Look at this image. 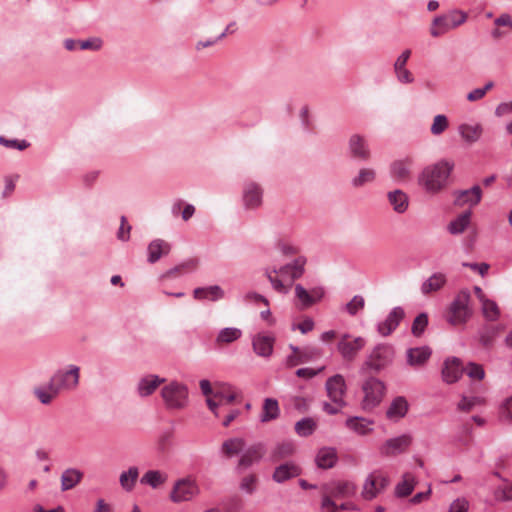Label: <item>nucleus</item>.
<instances>
[{"label":"nucleus","instance_id":"ea45409f","mask_svg":"<svg viewBox=\"0 0 512 512\" xmlns=\"http://www.w3.org/2000/svg\"><path fill=\"white\" fill-rule=\"evenodd\" d=\"M138 477H139L138 468L135 466L130 467L127 471H124L120 474L119 482H120L121 487L125 491H128V492L132 491L137 482Z\"/></svg>","mask_w":512,"mask_h":512},{"label":"nucleus","instance_id":"7ed1b4c3","mask_svg":"<svg viewBox=\"0 0 512 512\" xmlns=\"http://www.w3.org/2000/svg\"><path fill=\"white\" fill-rule=\"evenodd\" d=\"M453 164L440 161L427 166L419 177V184L431 194H436L445 188Z\"/></svg>","mask_w":512,"mask_h":512},{"label":"nucleus","instance_id":"f257e3e1","mask_svg":"<svg viewBox=\"0 0 512 512\" xmlns=\"http://www.w3.org/2000/svg\"><path fill=\"white\" fill-rule=\"evenodd\" d=\"M306 262L304 256L298 255L292 262L279 269H266V276L277 292L287 293L292 283L304 274Z\"/></svg>","mask_w":512,"mask_h":512},{"label":"nucleus","instance_id":"774afa93","mask_svg":"<svg viewBox=\"0 0 512 512\" xmlns=\"http://www.w3.org/2000/svg\"><path fill=\"white\" fill-rule=\"evenodd\" d=\"M501 417L505 420L512 421V396L503 404L501 408Z\"/></svg>","mask_w":512,"mask_h":512},{"label":"nucleus","instance_id":"603ef678","mask_svg":"<svg viewBox=\"0 0 512 512\" xmlns=\"http://www.w3.org/2000/svg\"><path fill=\"white\" fill-rule=\"evenodd\" d=\"M375 177L376 173L373 169H361L358 176L353 179V185L355 187H361L367 183L373 182L375 180Z\"/></svg>","mask_w":512,"mask_h":512},{"label":"nucleus","instance_id":"37998d69","mask_svg":"<svg viewBox=\"0 0 512 512\" xmlns=\"http://www.w3.org/2000/svg\"><path fill=\"white\" fill-rule=\"evenodd\" d=\"M167 480V475L158 471L150 470L147 471L141 478V483L151 486L152 488H158L163 485Z\"/></svg>","mask_w":512,"mask_h":512},{"label":"nucleus","instance_id":"680f3d73","mask_svg":"<svg viewBox=\"0 0 512 512\" xmlns=\"http://www.w3.org/2000/svg\"><path fill=\"white\" fill-rule=\"evenodd\" d=\"M394 71L399 82L409 84L414 81L413 74L406 67L396 68Z\"/></svg>","mask_w":512,"mask_h":512},{"label":"nucleus","instance_id":"e2e57ef3","mask_svg":"<svg viewBox=\"0 0 512 512\" xmlns=\"http://www.w3.org/2000/svg\"><path fill=\"white\" fill-rule=\"evenodd\" d=\"M102 46V41L98 38L79 41V49L81 50H99Z\"/></svg>","mask_w":512,"mask_h":512},{"label":"nucleus","instance_id":"423d86ee","mask_svg":"<svg viewBox=\"0 0 512 512\" xmlns=\"http://www.w3.org/2000/svg\"><path fill=\"white\" fill-rule=\"evenodd\" d=\"M240 394L236 388L228 383H216V391L212 397L208 398L207 406L209 410L219 417V408L240 402Z\"/></svg>","mask_w":512,"mask_h":512},{"label":"nucleus","instance_id":"aec40b11","mask_svg":"<svg viewBox=\"0 0 512 512\" xmlns=\"http://www.w3.org/2000/svg\"><path fill=\"white\" fill-rule=\"evenodd\" d=\"M301 469L294 462H285L277 466L273 473V480L277 483H283L291 478L300 475Z\"/></svg>","mask_w":512,"mask_h":512},{"label":"nucleus","instance_id":"de8ad7c7","mask_svg":"<svg viewBox=\"0 0 512 512\" xmlns=\"http://www.w3.org/2000/svg\"><path fill=\"white\" fill-rule=\"evenodd\" d=\"M241 330L237 328L222 329L216 339L218 345H225L236 341L241 336Z\"/></svg>","mask_w":512,"mask_h":512},{"label":"nucleus","instance_id":"c85d7f7f","mask_svg":"<svg viewBox=\"0 0 512 512\" xmlns=\"http://www.w3.org/2000/svg\"><path fill=\"white\" fill-rule=\"evenodd\" d=\"M164 382V379L156 375H148L142 378L138 383V394L141 397H146L154 393V391Z\"/></svg>","mask_w":512,"mask_h":512},{"label":"nucleus","instance_id":"49530a36","mask_svg":"<svg viewBox=\"0 0 512 512\" xmlns=\"http://www.w3.org/2000/svg\"><path fill=\"white\" fill-rule=\"evenodd\" d=\"M58 393L59 390L53 385L51 381H49L46 387L38 388L35 390L37 398L43 404H49Z\"/></svg>","mask_w":512,"mask_h":512},{"label":"nucleus","instance_id":"58836bf2","mask_svg":"<svg viewBox=\"0 0 512 512\" xmlns=\"http://www.w3.org/2000/svg\"><path fill=\"white\" fill-rule=\"evenodd\" d=\"M482 131H483V129L480 124H475V125L462 124L459 126V133H460L462 139L470 144L478 141V139L482 135Z\"/></svg>","mask_w":512,"mask_h":512},{"label":"nucleus","instance_id":"72a5a7b5","mask_svg":"<svg viewBox=\"0 0 512 512\" xmlns=\"http://www.w3.org/2000/svg\"><path fill=\"white\" fill-rule=\"evenodd\" d=\"M412 162L409 159L395 161L391 165V175L397 181H406L410 177Z\"/></svg>","mask_w":512,"mask_h":512},{"label":"nucleus","instance_id":"4468645a","mask_svg":"<svg viewBox=\"0 0 512 512\" xmlns=\"http://www.w3.org/2000/svg\"><path fill=\"white\" fill-rule=\"evenodd\" d=\"M366 341L362 337H353L350 334H343L337 345V349L345 361H353L358 352L365 346Z\"/></svg>","mask_w":512,"mask_h":512},{"label":"nucleus","instance_id":"6ab92c4d","mask_svg":"<svg viewBox=\"0 0 512 512\" xmlns=\"http://www.w3.org/2000/svg\"><path fill=\"white\" fill-rule=\"evenodd\" d=\"M481 196V188L479 186H474L471 189L456 192L454 203L459 207H463L465 205L475 206L480 202Z\"/></svg>","mask_w":512,"mask_h":512},{"label":"nucleus","instance_id":"69168bd1","mask_svg":"<svg viewBox=\"0 0 512 512\" xmlns=\"http://www.w3.org/2000/svg\"><path fill=\"white\" fill-rule=\"evenodd\" d=\"M131 226L127 223V219L125 216L121 217V225L119 231L117 233L118 239L122 241H127L129 239Z\"/></svg>","mask_w":512,"mask_h":512},{"label":"nucleus","instance_id":"a18cd8bd","mask_svg":"<svg viewBox=\"0 0 512 512\" xmlns=\"http://www.w3.org/2000/svg\"><path fill=\"white\" fill-rule=\"evenodd\" d=\"M245 446V441L242 438H231L223 442L221 450L227 457H232L238 454Z\"/></svg>","mask_w":512,"mask_h":512},{"label":"nucleus","instance_id":"052dcab7","mask_svg":"<svg viewBox=\"0 0 512 512\" xmlns=\"http://www.w3.org/2000/svg\"><path fill=\"white\" fill-rule=\"evenodd\" d=\"M0 144L12 149L25 150L29 144L25 141L8 140L4 136H0Z\"/></svg>","mask_w":512,"mask_h":512},{"label":"nucleus","instance_id":"dca6fc26","mask_svg":"<svg viewBox=\"0 0 512 512\" xmlns=\"http://www.w3.org/2000/svg\"><path fill=\"white\" fill-rule=\"evenodd\" d=\"M326 391L329 399L334 403H342L346 393V384L344 377L340 374L330 377L326 381Z\"/></svg>","mask_w":512,"mask_h":512},{"label":"nucleus","instance_id":"2f4dec72","mask_svg":"<svg viewBox=\"0 0 512 512\" xmlns=\"http://www.w3.org/2000/svg\"><path fill=\"white\" fill-rule=\"evenodd\" d=\"M295 452V445L291 441H283L275 445L270 454L272 462H279L292 456Z\"/></svg>","mask_w":512,"mask_h":512},{"label":"nucleus","instance_id":"c03bdc74","mask_svg":"<svg viewBox=\"0 0 512 512\" xmlns=\"http://www.w3.org/2000/svg\"><path fill=\"white\" fill-rule=\"evenodd\" d=\"M278 415H279L278 402L271 398L265 399L263 408H262L261 421L269 422L271 420L276 419L278 417Z\"/></svg>","mask_w":512,"mask_h":512},{"label":"nucleus","instance_id":"1a4fd4ad","mask_svg":"<svg viewBox=\"0 0 512 512\" xmlns=\"http://www.w3.org/2000/svg\"><path fill=\"white\" fill-rule=\"evenodd\" d=\"M362 390L364 393L362 401L364 410H371L379 405L385 394L383 382L376 378L367 379L362 386Z\"/></svg>","mask_w":512,"mask_h":512},{"label":"nucleus","instance_id":"5701e85b","mask_svg":"<svg viewBox=\"0 0 512 512\" xmlns=\"http://www.w3.org/2000/svg\"><path fill=\"white\" fill-rule=\"evenodd\" d=\"M253 350L261 357H269L273 351L274 338L266 334H258L253 339Z\"/></svg>","mask_w":512,"mask_h":512},{"label":"nucleus","instance_id":"4d7b16f0","mask_svg":"<svg viewBox=\"0 0 512 512\" xmlns=\"http://www.w3.org/2000/svg\"><path fill=\"white\" fill-rule=\"evenodd\" d=\"M482 403V399L479 397H462L458 404V409L464 412H469L476 405Z\"/></svg>","mask_w":512,"mask_h":512},{"label":"nucleus","instance_id":"79ce46f5","mask_svg":"<svg viewBox=\"0 0 512 512\" xmlns=\"http://www.w3.org/2000/svg\"><path fill=\"white\" fill-rule=\"evenodd\" d=\"M415 484H416L415 476L410 472L404 473V475L402 477V481L399 482L396 486L397 496L406 497V496L410 495L415 487Z\"/></svg>","mask_w":512,"mask_h":512},{"label":"nucleus","instance_id":"b1692460","mask_svg":"<svg viewBox=\"0 0 512 512\" xmlns=\"http://www.w3.org/2000/svg\"><path fill=\"white\" fill-rule=\"evenodd\" d=\"M265 453V447L263 444L258 443L249 447L239 460V466L242 468H248L254 463L258 462Z\"/></svg>","mask_w":512,"mask_h":512},{"label":"nucleus","instance_id":"0eeeda50","mask_svg":"<svg viewBox=\"0 0 512 512\" xmlns=\"http://www.w3.org/2000/svg\"><path fill=\"white\" fill-rule=\"evenodd\" d=\"M388 474L383 470H374L367 475L361 490V497L364 500H372L381 494L389 485Z\"/></svg>","mask_w":512,"mask_h":512},{"label":"nucleus","instance_id":"7c9ffc66","mask_svg":"<svg viewBox=\"0 0 512 512\" xmlns=\"http://www.w3.org/2000/svg\"><path fill=\"white\" fill-rule=\"evenodd\" d=\"M472 212L470 210L465 211L458 215L454 220H452L448 226L447 230L452 235L462 234L469 226L471 222Z\"/></svg>","mask_w":512,"mask_h":512},{"label":"nucleus","instance_id":"39448f33","mask_svg":"<svg viewBox=\"0 0 512 512\" xmlns=\"http://www.w3.org/2000/svg\"><path fill=\"white\" fill-rule=\"evenodd\" d=\"M468 19L467 13L461 10H451L435 17L430 25L429 32L434 38H438L451 30L463 25Z\"/></svg>","mask_w":512,"mask_h":512},{"label":"nucleus","instance_id":"5fc2aeb1","mask_svg":"<svg viewBox=\"0 0 512 512\" xmlns=\"http://www.w3.org/2000/svg\"><path fill=\"white\" fill-rule=\"evenodd\" d=\"M464 371L471 379L474 380H482L485 377L483 366L477 363H469Z\"/></svg>","mask_w":512,"mask_h":512},{"label":"nucleus","instance_id":"09e8293b","mask_svg":"<svg viewBox=\"0 0 512 512\" xmlns=\"http://www.w3.org/2000/svg\"><path fill=\"white\" fill-rule=\"evenodd\" d=\"M449 124V119L446 115L438 114L433 117L430 132L433 136H440L448 129Z\"/></svg>","mask_w":512,"mask_h":512},{"label":"nucleus","instance_id":"e433bc0d","mask_svg":"<svg viewBox=\"0 0 512 512\" xmlns=\"http://www.w3.org/2000/svg\"><path fill=\"white\" fill-rule=\"evenodd\" d=\"M446 283V277L442 273H435L430 276L421 286L423 294L428 295L440 290Z\"/></svg>","mask_w":512,"mask_h":512},{"label":"nucleus","instance_id":"c9c22d12","mask_svg":"<svg viewBox=\"0 0 512 512\" xmlns=\"http://www.w3.org/2000/svg\"><path fill=\"white\" fill-rule=\"evenodd\" d=\"M194 298L197 300L210 299L216 301L223 298L224 292L218 285H213L204 288H196L193 291Z\"/></svg>","mask_w":512,"mask_h":512},{"label":"nucleus","instance_id":"9d476101","mask_svg":"<svg viewBox=\"0 0 512 512\" xmlns=\"http://www.w3.org/2000/svg\"><path fill=\"white\" fill-rule=\"evenodd\" d=\"M393 358V347L389 344H379L369 354L365 366L378 372L391 364Z\"/></svg>","mask_w":512,"mask_h":512},{"label":"nucleus","instance_id":"f3484780","mask_svg":"<svg viewBox=\"0 0 512 512\" xmlns=\"http://www.w3.org/2000/svg\"><path fill=\"white\" fill-rule=\"evenodd\" d=\"M295 295L298 302L300 303V308L306 309L320 301L324 295V291L322 288L319 287L313 288L310 291H308L302 285L297 284L295 286Z\"/></svg>","mask_w":512,"mask_h":512},{"label":"nucleus","instance_id":"0e129e2a","mask_svg":"<svg viewBox=\"0 0 512 512\" xmlns=\"http://www.w3.org/2000/svg\"><path fill=\"white\" fill-rule=\"evenodd\" d=\"M200 389L203 395L206 398V404L208 403V398L212 397L214 392L216 391V383L212 385L210 381L203 379L199 383Z\"/></svg>","mask_w":512,"mask_h":512},{"label":"nucleus","instance_id":"cd10ccee","mask_svg":"<svg viewBox=\"0 0 512 512\" xmlns=\"http://www.w3.org/2000/svg\"><path fill=\"white\" fill-rule=\"evenodd\" d=\"M349 148L352 156L361 160H367L370 157V151L365 140L359 135H353L349 141Z\"/></svg>","mask_w":512,"mask_h":512},{"label":"nucleus","instance_id":"4c0bfd02","mask_svg":"<svg viewBox=\"0 0 512 512\" xmlns=\"http://www.w3.org/2000/svg\"><path fill=\"white\" fill-rule=\"evenodd\" d=\"M83 474L77 469H67L61 475V489L63 491L74 488L82 479Z\"/></svg>","mask_w":512,"mask_h":512},{"label":"nucleus","instance_id":"9b49d317","mask_svg":"<svg viewBox=\"0 0 512 512\" xmlns=\"http://www.w3.org/2000/svg\"><path fill=\"white\" fill-rule=\"evenodd\" d=\"M200 490L197 482L190 478L179 479L175 482L170 493V499L174 503H180L192 500L199 494Z\"/></svg>","mask_w":512,"mask_h":512},{"label":"nucleus","instance_id":"338daca9","mask_svg":"<svg viewBox=\"0 0 512 512\" xmlns=\"http://www.w3.org/2000/svg\"><path fill=\"white\" fill-rule=\"evenodd\" d=\"M278 249L285 256H295L299 252V249L296 246L288 242L278 243Z\"/></svg>","mask_w":512,"mask_h":512},{"label":"nucleus","instance_id":"a19ab883","mask_svg":"<svg viewBox=\"0 0 512 512\" xmlns=\"http://www.w3.org/2000/svg\"><path fill=\"white\" fill-rule=\"evenodd\" d=\"M371 422L365 418L351 417L346 421V426L359 435H367L371 432Z\"/></svg>","mask_w":512,"mask_h":512},{"label":"nucleus","instance_id":"a211bd4d","mask_svg":"<svg viewBox=\"0 0 512 512\" xmlns=\"http://www.w3.org/2000/svg\"><path fill=\"white\" fill-rule=\"evenodd\" d=\"M404 316L405 312L401 307L393 308L387 318L378 325V332L382 336L390 335L398 327Z\"/></svg>","mask_w":512,"mask_h":512},{"label":"nucleus","instance_id":"f03ea898","mask_svg":"<svg viewBox=\"0 0 512 512\" xmlns=\"http://www.w3.org/2000/svg\"><path fill=\"white\" fill-rule=\"evenodd\" d=\"M357 487L350 481H338L327 484L322 489V512H338V510L354 509L350 504L337 505L335 500L346 499L356 494Z\"/></svg>","mask_w":512,"mask_h":512},{"label":"nucleus","instance_id":"6e6d98bb","mask_svg":"<svg viewBox=\"0 0 512 512\" xmlns=\"http://www.w3.org/2000/svg\"><path fill=\"white\" fill-rule=\"evenodd\" d=\"M257 486V477L254 474L243 477L240 483V488L248 494H252Z\"/></svg>","mask_w":512,"mask_h":512},{"label":"nucleus","instance_id":"864d4df0","mask_svg":"<svg viewBox=\"0 0 512 512\" xmlns=\"http://www.w3.org/2000/svg\"><path fill=\"white\" fill-rule=\"evenodd\" d=\"M428 325V316L426 313L419 314L413 321L412 334L416 337H420Z\"/></svg>","mask_w":512,"mask_h":512},{"label":"nucleus","instance_id":"473e14b6","mask_svg":"<svg viewBox=\"0 0 512 512\" xmlns=\"http://www.w3.org/2000/svg\"><path fill=\"white\" fill-rule=\"evenodd\" d=\"M408 411V403L404 397H397L389 406L386 415L390 420L398 421L403 418Z\"/></svg>","mask_w":512,"mask_h":512},{"label":"nucleus","instance_id":"bb28decb","mask_svg":"<svg viewBox=\"0 0 512 512\" xmlns=\"http://www.w3.org/2000/svg\"><path fill=\"white\" fill-rule=\"evenodd\" d=\"M198 267V260L196 259H189L174 268L166 271L161 278L162 279H175L178 278L184 274L191 273L195 271Z\"/></svg>","mask_w":512,"mask_h":512},{"label":"nucleus","instance_id":"4be33fe9","mask_svg":"<svg viewBox=\"0 0 512 512\" xmlns=\"http://www.w3.org/2000/svg\"><path fill=\"white\" fill-rule=\"evenodd\" d=\"M431 356L429 347L410 348L407 351V363L413 368H419L426 364Z\"/></svg>","mask_w":512,"mask_h":512},{"label":"nucleus","instance_id":"8fccbe9b","mask_svg":"<svg viewBox=\"0 0 512 512\" xmlns=\"http://www.w3.org/2000/svg\"><path fill=\"white\" fill-rule=\"evenodd\" d=\"M316 427L317 424L312 418H305L295 424V431L298 435L306 437L311 435Z\"/></svg>","mask_w":512,"mask_h":512},{"label":"nucleus","instance_id":"20e7f679","mask_svg":"<svg viewBox=\"0 0 512 512\" xmlns=\"http://www.w3.org/2000/svg\"><path fill=\"white\" fill-rule=\"evenodd\" d=\"M468 290H461L447 308L445 319L452 326L465 325L473 314Z\"/></svg>","mask_w":512,"mask_h":512},{"label":"nucleus","instance_id":"ddd939ff","mask_svg":"<svg viewBox=\"0 0 512 512\" xmlns=\"http://www.w3.org/2000/svg\"><path fill=\"white\" fill-rule=\"evenodd\" d=\"M291 354L286 358V366L291 368L297 365L310 362L321 356V350L314 346L297 347L290 345Z\"/></svg>","mask_w":512,"mask_h":512},{"label":"nucleus","instance_id":"2eb2a0df","mask_svg":"<svg viewBox=\"0 0 512 512\" xmlns=\"http://www.w3.org/2000/svg\"><path fill=\"white\" fill-rule=\"evenodd\" d=\"M412 443V437L408 434L386 440L380 448L384 456H395L405 452Z\"/></svg>","mask_w":512,"mask_h":512},{"label":"nucleus","instance_id":"13d9d810","mask_svg":"<svg viewBox=\"0 0 512 512\" xmlns=\"http://www.w3.org/2000/svg\"><path fill=\"white\" fill-rule=\"evenodd\" d=\"M364 305V298L362 296L356 295L349 303H347L346 310L350 315H355L359 310L364 308Z\"/></svg>","mask_w":512,"mask_h":512},{"label":"nucleus","instance_id":"393cba45","mask_svg":"<svg viewBox=\"0 0 512 512\" xmlns=\"http://www.w3.org/2000/svg\"><path fill=\"white\" fill-rule=\"evenodd\" d=\"M244 204L249 209L257 208L262 203V189L255 183H249L244 189Z\"/></svg>","mask_w":512,"mask_h":512},{"label":"nucleus","instance_id":"c756f323","mask_svg":"<svg viewBox=\"0 0 512 512\" xmlns=\"http://www.w3.org/2000/svg\"><path fill=\"white\" fill-rule=\"evenodd\" d=\"M388 201L397 213H404L409 206V199L405 192L402 190L390 191L387 194Z\"/></svg>","mask_w":512,"mask_h":512},{"label":"nucleus","instance_id":"bf43d9fd","mask_svg":"<svg viewBox=\"0 0 512 512\" xmlns=\"http://www.w3.org/2000/svg\"><path fill=\"white\" fill-rule=\"evenodd\" d=\"M469 501L465 497L455 499L449 506L447 512H468Z\"/></svg>","mask_w":512,"mask_h":512},{"label":"nucleus","instance_id":"f8f14e48","mask_svg":"<svg viewBox=\"0 0 512 512\" xmlns=\"http://www.w3.org/2000/svg\"><path fill=\"white\" fill-rule=\"evenodd\" d=\"M80 369L76 365H69L65 369L58 370L50 379L53 385L60 391L74 390L79 384Z\"/></svg>","mask_w":512,"mask_h":512},{"label":"nucleus","instance_id":"6e6552de","mask_svg":"<svg viewBox=\"0 0 512 512\" xmlns=\"http://www.w3.org/2000/svg\"><path fill=\"white\" fill-rule=\"evenodd\" d=\"M161 395L168 409H183L188 402L187 387L178 382H171L164 386L161 390Z\"/></svg>","mask_w":512,"mask_h":512},{"label":"nucleus","instance_id":"412c9836","mask_svg":"<svg viewBox=\"0 0 512 512\" xmlns=\"http://www.w3.org/2000/svg\"><path fill=\"white\" fill-rule=\"evenodd\" d=\"M463 372L464 368L458 358L447 359L442 369V378L446 383L451 384L456 382Z\"/></svg>","mask_w":512,"mask_h":512},{"label":"nucleus","instance_id":"a878e982","mask_svg":"<svg viewBox=\"0 0 512 512\" xmlns=\"http://www.w3.org/2000/svg\"><path fill=\"white\" fill-rule=\"evenodd\" d=\"M170 250L171 245L167 241L163 239L153 240L148 245V261L150 263H155L161 257L168 255Z\"/></svg>","mask_w":512,"mask_h":512},{"label":"nucleus","instance_id":"f704fd0d","mask_svg":"<svg viewBox=\"0 0 512 512\" xmlns=\"http://www.w3.org/2000/svg\"><path fill=\"white\" fill-rule=\"evenodd\" d=\"M337 460L335 449L330 447L321 448L316 456V464L318 467L328 469L334 466Z\"/></svg>","mask_w":512,"mask_h":512},{"label":"nucleus","instance_id":"3c124183","mask_svg":"<svg viewBox=\"0 0 512 512\" xmlns=\"http://www.w3.org/2000/svg\"><path fill=\"white\" fill-rule=\"evenodd\" d=\"M482 305V313L484 317L489 321H495L498 319L500 315L499 307L496 302L487 299L481 303Z\"/></svg>","mask_w":512,"mask_h":512}]
</instances>
